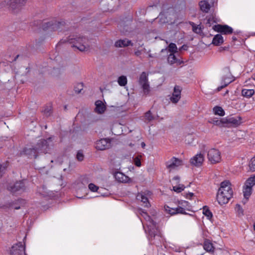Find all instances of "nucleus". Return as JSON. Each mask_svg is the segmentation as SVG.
Returning <instances> with one entry per match:
<instances>
[{
	"label": "nucleus",
	"instance_id": "obj_36",
	"mask_svg": "<svg viewBox=\"0 0 255 255\" xmlns=\"http://www.w3.org/2000/svg\"><path fill=\"white\" fill-rule=\"evenodd\" d=\"M9 165V162L8 160H6L3 162L0 163V169L2 171L3 175L5 173L7 167Z\"/></svg>",
	"mask_w": 255,
	"mask_h": 255
},
{
	"label": "nucleus",
	"instance_id": "obj_52",
	"mask_svg": "<svg viewBox=\"0 0 255 255\" xmlns=\"http://www.w3.org/2000/svg\"><path fill=\"white\" fill-rule=\"evenodd\" d=\"M181 87L179 86L176 85L174 88L173 94H178V95L181 96Z\"/></svg>",
	"mask_w": 255,
	"mask_h": 255
},
{
	"label": "nucleus",
	"instance_id": "obj_1",
	"mask_svg": "<svg viewBox=\"0 0 255 255\" xmlns=\"http://www.w3.org/2000/svg\"><path fill=\"white\" fill-rule=\"evenodd\" d=\"M185 7L184 0H167L162 4V10L158 16L159 22L169 25L175 24L178 17L177 12Z\"/></svg>",
	"mask_w": 255,
	"mask_h": 255
},
{
	"label": "nucleus",
	"instance_id": "obj_55",
	"mask_svg": "<svg viewBox=\"0 0 255 255\" xmlns=\"http://www.w3.org/2000/svg\"><path fill=\"white\" fill-rule=\"evenodd\" d=\"M180 206H178L176 208H174V209H172V210H173V211L172 212V213H169V214L170 215H176L177 214H179V211H180Z\"/></svg>",
	"mask_w": 255,
	"mask_h": 255
},
{
	"label": "nucleus",
	"instance_id": "obj_46",
	"mask_svg": "<svg viewBox=\"0 0 255 255\" xmlns=\"http://www.w3.org/2000/svg\"><path fill=\"white\" fill-rule=\"evenodd\" d=\"M185 188L183 184H179L178 186H173V190L177 193H180L184 190Z\"/></svg>",
	"mask_w": 255,
	"mask_h": 255
},
{
	"label": "nucleus",
	"instance_id": "obj_44",
	"mask_svg": "<svg viewBox=\"0 0 255 255\" xmlns=\"http://www.w3.org/2000/svg\"><path fill=\"white\" fill-rule=\"evenodd\" d=\"M180 98L181 96H179L178 94H174L172 93V95L170 97V100L172 103L176 104L179 101Z\"/></svg>",
	"mask_w": 255,
	"mask_h": 255
},
{
	"label": "nucleus",
	"instance_id": "obj_33",
	"mask_svg": "<svg viewBox=\"0 0 255 255\" xmlns=\"http://www.w3.org/2000/svg\"><path fill=\"white\" fill-rule=\"evenodd\" d=\"M255 91L254 89H243L242 91V95L247 98H250L254 95Z\"/></svg>",
	"mask_w": 255,
	"mask_h": 255
},
{
	"label": "nucleus",
	"instance_id": "obj_16",
	"mask_svg": "<svg viewBox=\"0 0 255 255\" xmlns=\"http://www.w3.org/2000/svg\"><path fill=\"white\" fill-rule=\"evenodd\" d=\"M156 237L158 238L159 240H160V238L161 237L159 231L158 230L157 228H149L148 230V238L149 242L151 243V244H155L154 241L155 240Z\"/></svg>",
	"mask_w": 255,
	"mask_h": 255
},
{
	"label": "nucleus",
	"instance_id": "obj_41",
	"mask_svg": "<svg viewBox=\"0 0 255 255\" xmlns=\"http://www.w3.org/2000/svg\"><path fill=\"white\" fill-rule=\"evenodd\" d=\"M114 176L115 179L120 182H123V180L124 179V174L122 172H116L114 174Z\"/></svg>",
	"mask_w": 255,
	"mask_h": 255
},
{
	"label": "nucleus",
	"instance_id": "obj_61",
	"mask_svg": "<svg viewBox=\"0 0 255 255\" xmlns=\"http://www.w3.org/2000/svg\"><path fill=\"white\" fill-rule=\"evenodd\" d=\"M188 47L187 45L184 44L179 48V50L180 51H181L182 50H187Z\"/></svg>",
	"mask_w": 255,
	"mask_h": 255
},
{
	"label": "nucleus",
	"instance_id": "obj_30",
	"mask_svg": "<svg viewBox=\"0 0 255 255\" xmlns=\"http://www.w3.org/2000/svg\"><path fill=\"white\" fill-rule=\"evenodd\" d=\"M228 252L221 248L214 249L212 255H227Z\"/></svg>",
	"mask_w": 255,
	"mask_h": 255
},
{
	"label": "nucleus",
	"instance_id": "obj_3",
	"mask_svg": "<svg viewBox=\"0 0 255 255\" xmlns=\"http://www.w3.org/2000/svg\"><path fill=\"white\" fill-rule=\"evenodd\" d=\"M34 24L36 26L40 25L41 24L42 29L44 31H56L62 28V27L64 26L66 24V22L63 20L58 21L53 19L45 22H42L41 20H39L34 21Z\"/></svg>",
	"mask_w": 255,
	"mask_h": 255
},
{
	"label": "nucleus",
	"instance_id": "obj_17",
	"mask_svg": "<svg viewBox=\"0 0 255 255\" xmlns=\"http://www.w3.org/2000/svg\"><path fill=\"white\" fill-rule=\"evenodd\" d=\"M204 161V154L201 152L198 153L192 157V165L200 167L202 166Z\"/></svg>",
	"mask_w": 255,
	"mask_h": 255
},
{
	"label": "nucleus",
	"instance_id": "obj_9",
	"mask_svg": "<svg viewBox=\"0 0 255 255\" xmlns=\"http://www.w3.org/2000/svg\"><path fill=\"white\" fill-rule=\"evenodd\" d=\"M207 158L211 164L219 163L221 161V152L216 148H211L208 151Z\"/></svg>",
	"mask_w": 255,
	"mask_h": 255
},
{
	"label": "nucleus",
	"instance_id": "obj_29",
	"mask_svg": "<svg viewBox=\"0 0 255 255\" xmlns=\"http://www.w3.org/2000/svg\"><path fill=\"white\" fill-rule=\"evenodd\" d=\"M252 188L249 186H248L246 185L243 187V193L244 196L246 198L247 200H248L252 194Z\"/></svg>",
	"mask_w": 255,
	"mask_h": 255
},
{
	"label": "nucleus",
	"instance_id": "obj_24",
	"mask_svg": "<svg viewBox=\"0 0 255 255\" xmlns=\"http://www.w3.org/2000/svg\"><path fill=\"white\" fill-rule=\"evenodd\" d=\"M24 200L21 198H19L15 201L9 203L8 206L9 207L14 208L15 210H18L20 208V205L24 204Z\"/></svg>",
	"mask_w": 255,
	"mask_h": 255
},
{
	"label": "nucleus",
	"instance_id": "obj_63",
	"mask_svg": "<svg viewBox=\"0 0 255 255\" xmlns=\"http://www.w3.org/2000/svg\"><path fill=\"white\" fill-rule=\"evenodd\" d=\"M142 216L146 220H150V216L148 214V213L146 212V215L143 214Z\"/></svg>",
	"mask_w": 255,
	"mask_h": 255
},
{
	"label": "nucleus",
	"instance_id": "obj_18",
	"mask_svg": "<svg viewBox=\"0 0 255 255\" xmlns=\"http://www.w3.org/2000/svg\"><path fill=\"white\" fill-rule=\"evenodd\" d=\"M183 164V161L175 157H173L167 163L166 167L168 169H174Z\"/></svg>",
	"mask_w": 255,
	"mask_h": 255
},
{
	"label": "nucleus",
	"instance_id": "obj_39",
	"mask_svg": "<svg viewBox=\"0 0 255 255\" xmlns=\"http://www.w3.org/2000/svg\"><path fill=\"white\" fill-rule=\"evenodd\" d=\"M83 87L84 85L83 83H77L74 86V90L76 93L79 94L81 93V91L83 90Z\"/></svg>",
	"mask_w": 255,
	"mask_h": 255
},
{
	"label": "nucleus",
	"instance_id": "obj_8",
	"mask_svg": "<svg viewBox=\"0 0 255 255\" xmlns=\"http://www.w3.org/2000/svg\"><path fill=\"white\" fill-rule=\"evenodd\" d=\"M7 4L8 8L13 13L19 11L25 5L27 0H7Z\"/></svg>",
	"mask_w": 255,
	"mask_h": 255
},
{
	"label": "nucleus",
	"instance_id": "obj_64",
	"mask_svg": "<svg viewBox=\"0 0 255 255\" xmlns=\"http://www.w3.org/2000/svg\"><path fill=\"white\" fill-rule=\"evenodd\" d=\"M150 223L152 224V225L153 226V228H156V223L155 221H154L152 219H151V218L150 217V220H149Z\"/></svg>",
	"mask_w": 255,
	"mask_h": 255
},
{
	"label": "nucleus",
	"instance_id": "obj_15",
	"mask_svg": "<svg viewBox=\"0 0 255 255\" xmlns=\"http://www.w3.org/2000/svg\"><path fill=\"white\" fill-rule=\"evenodd\" d=\"M10 254L11 255H23V254L27 255L25 253V246L21 243L12 246Z\"/></svg>",
	"mask_w": 255,
	"mask_h": 255
},
{
	"label": "nucleus",
	"instance_id": "obj_37",
	"mask_svg": "<svg viewBox=\"0 0 255 255\" xmlns=\"http://www.w3.org/2000/svg\"><path fill=\"white\" fill-rule=\"evenodd\" d=\"M118 82L120 86H125L127 84V77L124 75L120 76L118 79Z\"/></svg>",
	"mask_w": 255,
	"mask_h": 255
},
{
	"label": "nucleus",
	"instance_id": "obj_62",
	"mask_svg": "<svg viewBox=\"0 0 255 255\" xmlns=\"http://www.w3.org/2000/svg\"><path fill=\"white\" fill-rule=\"evenodd\" d=\"M180 211H179V214H185V215L187 214V213H186L185 209L184 208H183L182 207H180Z\"/></svg>",
	"mask_w": 255,
	"mask_h": 255
},
{
	"label": "nucleus",
	"instance_id": "obj_34",
	"mask_svg": "<svg viewBox=\"0 0 255 255\" xmlns=\"http://www.w3.org/2000/svg\"><path fill=\"white\" fill-rule=\"evenodd\" d=\"M137 197L139 198V200H140L141 202L145 204L144 207L148 208L150 206L148 198L145 195L141 194L140 195H138Z\"/></svg>",
	"mask_w": 255,
	"mask_h": 255
},
{
	"label": "nucleus",
	"instance_id": "obj_38",
	"mask_svg": "<svg viewBox=\"0 0 255 255\" xmlns=\"http://www.w3.org/2000/svg\"><path fill=\"white\" fill-rule=\"evenodd\" d=\"M203 213L208 219H211L213 217L212 213L207 206L203 207Z\"/></svg>",
	"mask_w": 255,
	"mask_h": 255
},
{
	"label": "nucleus",
	"instance_id": "obj_32",
	"mask_svg": "<svg viewBox=\"0 0 255 255\" xmlns=\"http://www.w3.org/2000/svg\"><path fill=\"white\" fill-rule=\"evenodd\" d=\"M225 118H222L220 119H218L217 118L213 119L212 120V122L211 123H213L214 125L218 126L220 127H224L225 126Z\"/></svg>",
	"mask_w": 255,
	"mask_h": 255
},
{
	"label": "nucleus",
	"instance_id": "obj_27",
	"mask_svg": "<svg viewBox=\"0 0 255 255\" xmlns=\"http://www.w3.org/2000/svg\"><path fill=\"white\" fill-rule=\"evenodd\" d=\"M224 42L223 37L220 34H217L213 37L212 43L216 46H219Z\"/></svg>",
	"mask_w": 255,
	"mask_h": 255
},
{
	"label": "nucleus",
	"instance_id": "obj_48",
	"mask_svg": "<svg viewBox=\"0 0 255 255\" xmlns=\"http://www.w3.org/2000/svg\"><path fill=\"white\" fill-rule=\"evenodd\" d=\"M235 210H236L237 213H238V215H239V216L243 215L244 210L240 204H237L236 205Z\"/></svg>",
	"mask_w": 255,
	"mask_h": 255
},
{
	"label": "nucleus",
	"instance_id": "obj_40",
	"mask_svg": "<svg viewBox=\"0 0 255 255\" xmlns=\"http://www.w3.org/2000/svg\"><path fill=\"white\" fill-rule=\"evenodd\" d=\"M249 170L252 172L255 171V156L253 157L249 163Z\"/></svg>",
	"mask_w": 255,
	"mask_h": 255
},
{
	"label": "nucleus",
	"instance_id": "obj_31",
	"mask_svg": "<svg viewBox=\"0 0 255 255\" xmlns=\"http://www.w3.org/2000/svg\"><path fill=\"white\" fill-rule=\"evenodd\" d=\"M213 112L215 115L220 116H224L225 115V111L223 108L220 106H215L213 108Z\"/></svg>",
	"mask_w": 255,
	"mask_h": 255
},
{
	"label": "nucleus",
	"instance_id": "obj_11",
	"mask_svg": "<svg viewBox=\"0 0 255 255\" xmlns=\"http://www.w3.org/2000/svg\"><path fill=\"white\" fill-rule=\"evenodd\" d=\"M112 139L103 138L97 140L95 144V148L98 150H104L111 146Z\"/></svg>",
	"mask_w": 255,
	"mask_h": 255
},
{
	"label": "nucleus",
	"instance_id": "obj_51",
	"mask_svg": "<svg viewBox=\"0 0 255 255\" xmlns=\"http://www.w3.org/2000/svg\"><path fill=\"white\" fill-rule=\"evenodd\" d=\"M45 38L43 36L40 37L38 39H35V45L36 46H40L44 41Z\"/></svg>",
	"mask_w": 255,
	"mask_h": 255
},
{
	"label": "nucleus",
	"instance_id": "obj_4",
	"mask_svg": "<svg viewBox=\"0 0 255 255\" xmlns=\"http://www.w3.org/2000/svg\"><path fill=\"white\" fill-rule=\"evenodd\" d=\"M87 40L85 36L75 34L69 35L68 41L70 44H72V47H75L80 51H84L87 48L85 44Z\"/></svg>",
	"mask_w": 255,
	"mask_h": 255
},
{
	"label": "nucleus",
	"instance_id": "obj_23",
	"mask_svg": "<svg viewBox=\"0 0 255 255\" xmlns=\"http://www.w3.org/2000/svg\"><path fill=\"white\" fill-rule=\"evenodd\" d=\"M174 54L175 53H170L168 55L167 58L168 62L171 65L175 63L177 64V65H180L183 63V61L177 58Z\"/></svg>",
	"mask_w": 255,
	"mask_h": 255
},
{
	"label": "nucleus",
	"instance_id": "obj_6",
	"mask_svg": "<svg viewBox=\"0 0 255 255\" xmlns=\"http://www.w3.org/2000/svg\"><path fill=\"white\" fill-rule=\"evenodd\" d=\"M224 71L226 73V74L222 76L221 81V85L216 89V91L217 92L220 91L222 89L226 87L235 80V78L232 75L229 67L225 68Z\"/></svg>",
	"mask_w": 255,
	"mask_h": 255
},
{
	"label": "nucleus",
	"instance_id": "obj_58",
	"mask_svg": "<svg viewBox=\"0 0 255 255\" xmlns=\"http://www.w3.org/2000/svg\"><path fill=\"white\" fill-rule=\"evenodd\" d=\"M7 1H8L7 0H4L3 1H0V9L5 7L6 5H7Z\"/></svg>",
	"mask_w": 255,
	"mask_h": 255
},
{
	"label": "nucleus",
	"instance_id": "obj_60",
	"mask_svg": "<svg viewBox=\"0 0 255 255\" xmlns=\"http://www.w3.org/2000/svg\"><path fill=\"white\" fill-rule=\"evenodd\" d=\"M137 211H138V213L140 215H141V216L143 214L146 215V212L144 210L142 209V208H138L137 209Z\"/></svg>",
	"mask_w": 255,
	"mask_h": 255
},
{
	"label": "nucleus",
	"instance_id": "obj_54",
	"mask_svg": "<svg viewBox=\"0 0 255 255\" xmlns=\"http://www.w3.org/2000/svg\"><path fill=\"white\" fill-rule=\"evenodd\" d=\"M132 182V179L129 178L128 176H126L124 174V179L123 180L122 183H129Z\"/></svg>",
	"mask_w": 255,
	"mask_h": 255
},
{
	"label": "nucleus",
	"instance_id": "obj_35",
	"mask_svg": "<svg viewBox=\"0 0 255 255\" xmlns=\"http://www.w3.org/2000/svg\"><path fill=\"white\" fill-rule=\"evenodd\" d=\"M245 185L252 188L255 185V175L249 177L246 181Z\"/></svg>",
	"mask_w": 255,
	"mask_h": 255
},
{
	"label": "nucleus",
	"instance_id": "obj_2",
	"mask_svg": "<svg viewBox=\"0 0 255 255\" xmlns=\"http://www.w3.org/2000/svg\"><path fill=\"white\" fill-rule=\"evenodd\" d=\"M233 195V191L230 182L228 180L222 182L216 196L219 204L222 205L228 203Z\"/></svg>",
	"mask_w": 255,
	"mask_h": 255
},
{
	"label": "nucleus",
	"instance_id": "obj_13",
	"mask_svg": "<svg viewBox=\"0 0 255 255\" xmlns=\"http://www.w3.org/2000/svg\"><path fill=\"white\" fill-rule=\"evenodd\" d=\"M38 152L35 146L24 147L20 151L21 155H25L29 158H36L38 156Z\"/></svg>",
	"mask_w": 255,
	"mask_h": 255
},
{
	"label": "nucleus",
	"instance_id": "obj_20",
	"mask_svg": "<svg viewBox=\"0 0 255 255\" xmlns=\"http://www.w3.org/2000/svg\"><path fill=\"white\" fill-rule=\"evenodd\" d=\"M95 111L99 114H103L106 110V106L101 100L97 101L95 102Z\"/></svg>",
	"mask_w": 255,
	"mask_h": 255
},
{
	"label": "nucleus",
	"instance_id": "obj_43",
	"mask_svg": "<svg viewBox=\"0 0 255 255\" xmlns=\"http://www.w3.org/2000/svg\"><path fill=\"white\" fill-rule=\"evenodd\" d=\"M147 82H148V79H147V77L146 75V73L144 72H143L139 77V83L140 84Z\"/></svg>",
	"mask_w": 255,
	"mask_h": 255
},
{
	"label": "nucleus",
	"instance_id": "obj_19",
	"mask_svg": "<svg viewBox=\"0 0 255 255\" xmlns=\"http://www.w3.org/2000/svg\"><path fill=\"white\" fill-rule=\"evenodd\" d=\"M133 45L131 40L127 38L124 39H119L117 40L115 43V46L116 47H126L128 46H132Z\"/></svg>",
	"mask_w": 255,
	"mask_h": 255
},
{
	"label": "nucleus",
	"instance_id": "obj_42",
	"mask_svg": "<svg viewBox=\"0 0 255 255\" xmlns=\"http://www.w3.org/2000/svg\"><path fill=\"white\" fill-rule=\"evenodd\" d=\"M142 86V88L143 89V92L144 94L147 95L148 94L150 90H149V84L147 82L143 83L142 84H140Z\"/></svg>",
	"mask_w": 255,
	"mask_h": 255
},
{
	"label": "nucleus",
	"instance_id": "obj_14",
	"mask_svg": "<svg viewBox=\"0 0 255 255\" xmlns=\"http://www.w3.org/2000/svg\"><path fill=\"white\" fill-rule=\"evenodd\" d=\"M213 28L215 31L223 34H230L233 32V28L228 25L216 24Z\"/></svg>",
	"mask_w": 255,
	"mask_h": 255
},
{
	"label": "nucleus",
	"instance_id": "obj_50",
	"mask_svg": "<svg viewBox=\"0 0 255 255\" xmlns=\"http://www.w3.org/2000/svg\"><path fill=\"white\" fill-rule=\"evenodd\" d=\"M146 14V9L144 8H139L138 11L135 12V15L139 16Z\"/></svg>",
	"mask_w": 255,
	"mask_h": 255
},
{
	"label": "nucleus",
	"instance_id": "obj_22",
	"mask_svg": "<svg viewBox=\"0 0 255 255\" xmlns=\"http://www.w3.org/2000/svg\"><path fill=\"white\" fill-rule=\"evenodd\" d=\"M44 115L46 117H49L52 115L53 114V107L51 103H49L48 105L43 107V109L41 111Z\"/></svg>",
	"mask_w": 255,
	"mask_h": 255
},
{
	"label": "nucleus",
	"instance_id": "obj_25",
	"mask_svg": "<svg viewBox=\"0 0 255 255\" xmlns=\"http://www.w3.org/2000/svg\"><path fill=\"white\" fill-rule=\"evenodd\" d=\"M203 248L209 254H211L214 249L213 244L209 240H206L204 243Z\"/></svg>",
	"mask_w": 255,
	"mask_h": 255
},
{
	"label": "nucleus",
	"instance_id": "obj_7",
	"mask_svg": "<svg viewBox=\"0 0 255 255\" xmlns=\"http://www.w3.org/2000/svg\"><path fill=\"white\" fill-rule=\"evenodd\" d=\"M49 141H52V137H48L46 139H41L38 141L35 146L38 153L45 154L48 152L50 149Z\"/></svg>",
	"mask_w": 255,
	"mask_h": 255
},
{
	"label": "nucleus",
	"instance_id": "obj_56",
	"mask_svg": "<svg viewBox=\"0 0 255 255\" xmlns=\"http://www.w3.org/2000/svg\"><path fill=\"white\" fill-rule=\"evenodd\" d=\"M134 164L137 167H140L141 165V163L140 159L138 158H136L134 159Z\"/></svg>",
	"mask_w": 255,
	"mask_h": 255
},
{
	"label": "nucleus",
	"instance_id": "obj_10",
	"mask_svg": "<svg viewBox=\"0 0 255 255\" xmlns=\"http://www.w3.org/2000/svg\"><path fill=\"white\" fill-rule=\"evenodd\" d=\"M126 20L123 19L120 25V31L124 34H128L133 30V27L131 26L132 19V18L127 19L126 18Z\"/></svg>",
	"mask_w": 255,
	"mask_h": 255
},
{
	"label": "nucleus",
	"instance_id": "obj_53",
	"mask_svg": "<svg viewBox=\"0 0 255 255\" xmlns=\"http://www.w3.org/2000/svg\"><path fill=\"white\" fill-rule=\"evenodd\" d=\"M164 210L166 212V213H168L169 214V213H172L173 211V210H172V209H174V208H171L170 206L165 205L164 206Z\"/></svg>",
	"mask_w": 255,
	"mask_h": 255
},
{
	"label": "nucleus",
	"instance_id": "obj_59",
	"mask_svg": "<svg viewBox=\"0 0 255 255\" xmlns=\"http://www.w3.org/2000/svg\"><path fill=\"white\" fill-rule=\"evenodd\" d=\"M69 38V36L68 37H67L66 39H61L59 41L58 44L59 45H61L62 44L66 43L67 42H69V41H68Z\"/></svg>",
	"mask_w": 255,
	"mask_h": 255
},
{
	"label": "nucleus",
	"instance_id": "obj_5",
	"mask_svg": "<svg viewBox=\"0 0 255 255\" xmlns=\"http://www.w3.org/2000/svg\"><path fill=\"white\" fill-rule=\"evenodd\" d=\"M7 188L13 195L21 194L26 190V186L23 180L17 181L13 184H9Z\"/></svg>",
	"mask_w": 255,
	"mask_h": 255
},
{
	"label": "nucleus",
	"instance_id": "obj_49",
	"mask_svg": "<svg viewBox=\"0 0 255 255\" xmlns=\"http://www.w3.org/2000/svg\"><path fill=\"white\" fill-rule=\"evenodd\" d=\"M88 187L92 192H97L99 189V187L92 183L89 184Z\"/></svg>",
	"mask_w": 255,
	"mask_h": 255
},
{
	"label": "nucleus",
	"instance_id": "obj_57",
	"mask_svg": "<svg viewBox=\"0 0 255 255\" xmlns=\"http://www.w3.org/2000/svg\"><path fill=\"white\" fill-rule=\"evenodd\" d=\"M178 203L182 206L186 207L188 206L189 202L186 201L181 200L178 202Z\"/></svg>",
	"mask_w": 255,
	"mask_h": 255
},
{
	"label": "nucleus",
	"instance_id": "obj_12",
	"mask_svg": "<svg viewBox=\"0 0 255 255\" xmlns=\"http://www.w3.org/2000/svg\"><path fill=\"white\" fill-rule=\"evenodd\" d=\"M225 126L226 128H236L242 124V118L238 116L236 117H226L225 118Z\"/></svg>",
	"mask_w": 255,
	"mask_h": 255
},
{
	"label": "nucleus",
	"instance_id": "obj_45",
	"mask_svg": "<svg viewBox=\"0 0 255 255\" xmlns=\"http://www.w3.org/2000/svg\"><path fill=\"white\" fill-rule=\"evenodd\" d=\"M76 159L79 161H82L84 159V155L82 150H79L77 151L76 154Z\"/></svg>",
	"mask_w": 255,
	"mask_h": 255
},
{
	"label": "nucleus",
	"instance_id": "obj_28",
	"mask_svg": "<svg viewBox=\"0 0 255 255\" xmlns=\"http://www.w3.org/2000/svg\"><path fill=\"white\" fill-rule=\"evenodd\" d=\"M203 26L201 24L196 25L194 23L192 22V31L197 34H200L201 36H203L204 35L202 32Z\"/></svg>",
	"mask_w": 255,
	"mask_h": 255
},
{
	"label": "nucleus",
	"instance_id": "obj_21",
	"mask_svg": "<svg viewBox=\"0 0 255 255\" xmlns=\"http://www.w3.org/2000/svg\"><path fill=\"white\" fill-rule=\"evenodd\" d=\"M170 52V53H176L177 51V47L176 45L174 43H170L167 47L165 49H163L161 50V53L166 52L167 54L168 52Z\"/></svg>",
	"mask_w": 255,
	"mask_h": 255
},
{
	"label": "nucleus",
	"instance_id": "obj_47",
	"mask_svg": "<svg viewBox=\"0 0 255 255\" xmlns=\"http://www.w3.org/2000/svg\"><path fill=\"white\" fill-rule=\"evenodd\" d=\"M145 118L149 122L152 121L154 119V118L152 116V113L150 110L148 111L145 113Z\"/></svg>",
	"mask_w": 255,
	"mask_h": 255
},
{
	"label": "nucleus",
	"instance_id": "obj_26",
	"mask_svg": "<svg viewBox=\"0 0 255 255\" xmlns=\"http://www.w3.org/2000/svg\"><path fill=\"white\" fill-rule=\"evenodd\" d=\"M200 9L204 12H208L209 11L211 5L207 0H202L199 2Z\"/></svg>",
	"mask_w": 255,
	"mask_h": 255
}]
</instances>
